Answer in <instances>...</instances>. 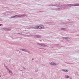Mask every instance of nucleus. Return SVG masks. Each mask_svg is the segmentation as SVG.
<instances>
[{
    "mask_svg": "<svg viewBox=\"0 0 79 79\" xmlns=\"http://www.w3.org/2000/svg\"><path fill=\"white\" fill-rule=\"evenodd\" d=\"M15 17L16 18H18V17H21V16L18 15H15V16H14L13 17H11V18H15Z\"/></svg>",
    "mask_w": 79,
    "mask_h": 79,
    "instance_id": "obj_2",
    "label": "nucleus"
},
{
    "mask_svg": "<svg viewBox=\"0 0 79 79\" xmlns=\"http://www.w3.org/2000/svg\"><path fill=\"white\" fill-rule=\"evenodd\" d=\"M66 78H69V77L67 76V77H66Z\"/></svg>",
    "mask_w": 79,
    "mask_h": 79,
    "instance_id": "obj_7",
    "label": "nucleus"
},
{
    "mask_svg": "<svg viewBox=\"0 0 79 79\" xmlns=\"http://www.w3.org/2000/svg\"><path fill=\"white\" fill-rule=\"evenodd\" d=\"M51 64H52V65H56V64L54 63L53 62Z\"/></svg>",
    "mask_w": 79,
    "mask_h": 79,
    "instance_id": "obj_4",
    "label": "nucleus"
},
{
    "mask_svg": "<svg viewBox=\"0 0 79 79\" xmlns=\"http://www.w3.org/2000/svg\"><path fill=\"white\" fill-rule=\"evenodd\" d=\"M9 73H11V71H9Z\"/></svg>",
    "mask_w": 79,
    "mask_h": 79,
    "instance_id": "obj_8",
    "label": "nucleus"
},
{
    "mask_svg": "<svg viewBox=\"0 0 79 79\" xmlns=\"http://www.w3.org/2000/svg\"><path fill=\"white\" fill-rule=\"evenodd\" d=\"M76 6H79V4L78 5H77Z\"/></svg>",
    "mask_w": 79,
    "mask_h": 79,
    "instance_id": "obj_10",
    "label": "nucleus"
},
{
    "mask_svg": "<svg viewBox=\"0 0 79 79\" xmlns=\"http://www.w3.org/2000/svg\"><path fill=\"white\" fill-rule=\"evenodd\" d=\"M64 71H65V72H66V73H68V70H63Z\"/></svg>",
    "mask_w": 79,
    "mask_h": 79,
    "instance_id": "obj_5",
    "label": "nucleus"
},
{
    "mask_svg": "<svg viewBox=\"0 0 79 79\" xmlns=\"http://www.w3.org/2000/svg\"><path fill=\"white\" fill-rule=\"evenodd\" d=\"M39 29H42L44 28V27L43 26H39Z\"/></svg>",
    "mask_w": 79,
    "mask_h": 79,
    "instance_id": "obj_1",
    "label": "nucleus"
},
{
    "mask_svg": "<svg viewBox=\"0 0 79 79\" xmlns=\"http://www.w3.org/2000/svg\"><path fill=\"white\" fill-rule=\"evenodd\" d=\"M35 29H39V26H35Z\"/></svg>",
    "mask_w": 79,
    "mask_h": 79,
    "instance_id": "obj_3",
    "label": "nucleus"
},
{
    "mask_svg": "<svg viewBox=\"0 0 79 79\" xmlns=\"http://www.w3.org/2000/svg\"><path fill=\"white\" fill-rule=\"evenodd\" d=\"M36 37H40V36L37 35V36Z\"/></svg>",
    "mask_w": 79,
    "mask_h": 79,
    "instance_id": "obj_6",
    "label": "nucleus"
},
{
    "mask_svg": "<svg viewBox=\"0 0 79 79\" xmlns=\"http://www.w3.org/2000/svg\"><path fill=\"white\" fill-rule=\"evenodd\" d=\"M2 25V24H0V26Z\"/></svg>",
    "mask_w": 79,
    "mask_h": 79,
    "instance_id": "obj_11",
    "label": "nucleus"
},
{
    "mask_svg": "<svg viewBox=\"0 0 79 79\" xmlns=\"http://www.w3.org/2000/svg\"><path fill=\"white\" fill-rule=\"evenodd\" d=\"M65 39H68V38H67V37L65 38Z\"/></svg>",
    "mask_w": 79,
    "mask_h": 79,
    "instance_id": "obj_9",
    "label": "nucleus"
},
{
    "mask_svg": "<svg viewBox=\"0 0 79 79\" xmlns=\"http://www.w3.org/2000/svg\"><path fill=\"white\" fill-rule=\"evenodd\" d=\"M64 29V28L62 29Z\"/></svg>",
    "mask_w": 79,
    "mask_h": 79,
    "instance_id": "obj_12",
    "label": "nucleus"
}]
</instances>
